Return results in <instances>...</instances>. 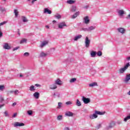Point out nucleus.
Segmentation results:
<instances>
[{
    "mask_svg": "<svg viewBox=\"0 0 130 130\" xmlns=\"http://www.w3.org/2000/svg\"><path fill=\"white\" fill-rule=\"evenodd\" d=\"M129 67V63H127L124 68H121L119 70V73L120 74H123L125 71H126L127 68Z\"/></svg>",
    "mask_w": 130,
    "mask_h": 130,
    "instance_id": "1",
    "label": "nucleus"
},
{
    "mask_svg": "<svg viewBox=\"0 0 130 130\" xmlns=\"http://www.w3.org/2000/svg\"><path fill=\"white\" fill-rule=\"evenodd\" d=\"M115 122L112 121L111 122L108 126L106 128V130H109L110 129V128H112L113 127H114L115 126Z\"/></svg>",
    "mask_w": 130,
    "mask_h": 130,
    "instance_id": "2",
    "label": "nucleus"
},
{
    "mask_svg": "<svg viewBox=\"0 0 130 130\" xmlns=\"http://www.w3.org/2000/svg\"><path fill=\"white\" fill-rule=\"evenodd\" d=\"M82 100L83 101V103L84 104H88V103H90L91 102V99L89 98H87L85 96L82 97Z\"/></svg>",
    "mask_w": 130,
    "mask_h": 130,
    "instance_id": "3",
    "label": "nucleus"
},
{
    "mask_svg": "<svg viewBox=\"0 0 130 130\" xmlns=\"http://www.w3.org/2000/svg\"><path fill=\"white\" fill-rule=\"evenodd\" d=\"M58 27L59 29H63V27H68V26L67 25V24H66V22H62L58 24Z\"/></svg>",
    "mask_w": 130,
    "mask_h": 130,
    "instance_id": "4",
    "label": "nucleus"
},
{
    "mask_svg": "<svg viewBox=\"0 0 130 130\" xmlns=\"http://www.w3.org/2000/svg\"><path fill=\"white\" fill-rule=\"evenodd\" d=\"M90 41L89 39V38H88V37H86L85 38V47L88 48V47L90 46Z\"/></svg>",
    "mask_w": 130,
    "mask_h": 130,
    "instance_id": "5",
    "label": "nucleus"
},
{
    "mask_svg": "<svg viewBox=\"0 0 130 130\" xmlns=\"http://www.w3.org/2000/svg\"><path fill=\"white\" fill-rule=\"evenodd\" d=\"M75 114L71 111H67L65 113V116H68L69 117H73Z\"/></svg>",
    "mask_w": 130,
    "mask_h": 130,
    "instance_id": "6",
    "label": "nucleus"
},
{
    "mask_svg": "<svg viewBox=\"0 0 130 130\" xmlns=\"http://www.w3.org/2000/svg\"><path fill=\"white\" fill-rule=\"evenodd\" d=\"M25 124L24 123H21L19 122H15L14 124V127H18V126H24Z\"/></svg>",
    "mask_w": 130,
    "mask_h": 130,
    "instance_id": "7",
    "label": "nucleus"
},
{
    "mask_svg": "<svg viewBox=\"0 0 130 130\" xmlns=\"http://www.w3.org/2000/svg\"><path fill=\"white\" fill-rule=\"evenodd\" d=\"M129 80H130V74H126L125 79L124 80V83H125L126 84L128 83V81H129Z\"/></svg>",
    "mask_w": 130,
    "mask_h": 130,
    "instance_id": "8",
    "label": "nucleus"
},
{
    "mask_svg": "<svg viewBox=\"0 0 130 130\" xmlns=\"http://www.w3.org/2000/svg\"><path fill=\"white\" fill-rule=\"evenodd\" d=\"M48 44V41H43L40 45V47L42 48L44 47V46H46Z\"/></svg>",
    "mask_w": 130,
    "mask_h": 130,
    "instance_id": "9",
    "label": "nucleus"
},
{
    "mask_svg": "<svg viewBox=\"0 0 130 130\" xmlns=\"http://www.w3.org/2000/svg\"><path fill=\"white\" fill-rule=\"evenodd\" d=\"M49 88L51 90H55L57 88V86L55 83H53L50 85Z\"/></svg>",
    "mask_w": 130,
    "mask_h": 130,
    "instance_id": "10",
    "label": "nucleus"
},
{
    "mask_svg": "<svg viewBox=\"0 0 130 130\" xmlns=\"http://www.w3.org/2000/svg\"><path fill=\"white\" fill-rule=\"evenodd\" d=\"M55 84L56 85H58V86H61V85H62L61 80L59 79H58L55 81Z\"/></svg>",
    "mask_w": 130,
    "mask_h": 130,
    "instance_id": "11",
    "label": "nucleus"
},
{
    "mask_svg": "<svg viewBox=\"0 0 130 130\" xmlns=\"http://www.w3.org/2000/svg\"><path fill=\"white\" fill-rule=\"evenodd\" d=\"M117 31L119 33H121V34H124V33L125 32V29L122 27H120L117 28Z\"/></svg>",
    "mask_w": 130,
    "mask_h": 130,
    "instance_id": "12",
    "label": "nucleus"
},
{
    "mask_svg": "<svg viewBox=\"0 0 130 130\" xmlns=\"http://www.w3.org/2000/svg\"><path fill=\"white\" fill-rule=\"evenodd\" d=\"M51 10L48 9V8H45L44 10V14H48L50 15L51 14Z\"/></svg>",
    "mask_w": 130,
    "mask_h": 130,
    "instance_id": "13",
    "label": "nucleus"
},
{
    "mask_svg": "<svg viewBox=\"0 0 130 130\" xmlns=\"http://www.w3.org/2000/svg\"><path fill=\"white\" fill-rule=\"evenodd\" d=\"M84 21L85 24H87L88 23H90V19H89V17L85 16L84 18Z\"/></svg>",
    "mask_w": 130,
    "mask_h": 130,
    "instance_id": "14",
    "label": "nucleus"
},
{
    "mask_svg": "<svg viewBox=\"0 0 130 130\" xmlns=\"http://www.w3.org/2000/svg\"><path fill=\"white\" fill-rule=\"evenodd\" d=\"M76 11H77V6H72L71 7L70 11L72 12L73 13H75V12H76Z\"/></svg>",
    "mask_w": 130,
    "mask_h": 130,
    "instance_id": "15",
    "label": "nucleus"
},
{
    "mask_svg": "<svg viewBox=\"0 0 130 130\" xmlns=\"http://www.w3.org/2000/svg\"><path fill=\"white\" fill-rule=\"evenodd\" d=\"M90 119H94L95 118H97V117H98V115H96V113H94L92 115H91L89 116Z\"/></svg>",
    "mask_w": 130,
    "mask_h": 130,
    "instance_id": "16",
    "label": "nucleus"
},
{
    "mask_svg": "<svg viewBox=\"0 0 130 130\" xmlns=\"http://www.w3.org/2000/svg\"><path fill=\"white\" fill-rule=\"evenodd\" d=\"M81 38H82V35H79L75 37L74 40V41H78V40H79V39H81Z\"/></svg>",
    "mask_w": 130,
    "mask_h": 130,
    "instance_id": "17",
    "label": "nucleus"
},
{
    "mask_svg": "<svg viewBox=\"0 0 130 130\" xmlns=\"http://www.w3.org/2000/svg\"><path fill=\"white\" fill-rule=\"evenodd\" d=\"M4 49H11V47L9 45L8 43L5 44L4 46H3Z\"/></svg>",
    "mask_w": 130,
    "mask_h": 130,
    "instance_id": "18",
    "label": "nucleus"
},
{
    "mask_svg": "<svg viewBox=\"0 0 130 130\" xmlns=\"http://www.w3.org/2000/svg\"><path fill=\"white\" fill-rule=\"evenodd\" d=\"M96 54H97V52L96 51H92L90 52V55L91 57H95L96 56Z\"/></svg>",
    "mask_w": 130,
    "mask_h": 130,
    "instance_id": "19",
    "label": "nucleus"
},
{
    "mask_svg": "<svg viewBox=\"0 0 130 130\" xmlns=\"http://www.w3.org/2000/svg\"><path fill=\"white\" fill-rule=\"evenodd\" d=\"M79 15H80V12L78 11L76 13H75L74 15H72V19H76V17L77 16H79Z\"/></svg>",
    "mask_w": 130,
    "mask_h": 130,
    "instance_id": "20",
    "label": "nucleus"
},
{
    "mask_svg": "<svg viewBox=\"0 0 130 130\" xmlns=\"http://www.w3.org/2000/svg\"><path fill=\"white\" fill-rule=\"evenodd\" d=\"M40 94L39 93V92H36L34 93V96L35 98H36L37 99H38V98H39V96H40Z\"/></svg>",
    "mask_w": 130,
    "mask_h": 130,
    "instance_id": "21",
    "label": "nucleus"
},
{
    "mask_svg": "<svg viewBox=\"0 0 130 130\" xmlns=\"http://www.w3.org/2000/svg\"><path fill=\"white\" fill-rule=\"evenodd\" d=\"M36 89H35V86H34V85H31L29 87V90L31 91V92H35V90Z\"/></svg>",
    "mask_w": 130,
    "mask_h": 130,
    "instance_id": "22",
    "label": "nucleus"
},
{
    "mask_svg": "<svg viewBox=\"0 0 130 130\" xmlns=\"http://www.w3.org/2000/svg\"><path fill=\"white\" fill-rule=\"evenodd\" d=\"M98 86V84H97V82H93L92 83H90L89 84V87H95V86Z\"/></svg>",
    "mask_w": 130,
    "mask_h": 130,
    "instance_id": "23",
    "label": "nucleus"
},
{
    "mask_svg": "<svg viewBox=\"0 0 130 130\" xmlns=\"http://www.w3.org/2000/svg\"><path fill=\"white\" fill-rule=\"evenodd\" d=\"M75 3H76V1H74V0L67 1V4H69V5H73V4H75Z\"/></svg>",
    "mask_w": 130,
    "mask_h": 130,
    "instance_id": "24",
    "label": "nucleus"
},
{
    "mask_svg": "<svg viewBox=\"0 0 130 130\" xmlns=\"http://www.w3.org/2000/svg\"><path fill=\"white\" fill-rule=\"evenodd\" d=\"M118 14L119 15V16H122L123 14H124V11L122 10H120L118 11Z\"/></svg>",
    "mask_w": 130,
    "mask_h": 130,
    "instance_id": "25",
    "label": "nucleus"
},
{
    "mask_svg": "<svg viewBox=\"0 0 130 130\" xmlns=\"http://www.w3.org/2000/svg\"><path fill=\"white\" fill-rule=\"evenodd\" d=\"M128 119H130V114H129V115H128L127 116H126L124 118L123 121H124L125 122H126V121H127Z\"/></svg>",
    "mask_w": 130,
    "mask_h": 130,
    "instance_id": "26",
    "label": "nucleus"
},
{
    "mask_svg": "<svg viewBox=\"0 0 130 130\" xmlns=\"http://www.w3.org/2000/svg\"><path fill=\"white\" fill-rule=\"evenodd\" d=\"M14 13L15 14V16L16 17H18V16L19 15V12L18 11V10L14 9Z\"/></svg>",
    "mask_w": 130,
    "mask_h": 130,
    "instance_id": "27",
    "label": "nucleus"
},
{
    "mask_svg": "<svg viewBox=\"0 0 130 130\" xmlns=\"http://www.w3.org/2000/svg\"><path fill=\"white\" fill-rule=\"evenodd\" d=\"M46 55H47V54H46L43 52H42L40 53V56H41V57H45V56H46Z\"/></svg>",
    "mask_w": 130,
    "mask_h": 130,
    "instance_id": "28",
    "label": "nucleus"
},
{
    "mask_svg": "<svg viewBox=\"0 0 130 130\" xmlns=\"http://www.w3.org/2000/svg\"><path fill=\"white\" fill-rule=\"evenodd\" d=\"M54 98H56V97H57V98H59V97H60V94H59V93H54Z\"/></svg>",
    "mask_w": 130,
    "mask_h": 130,
    "instance_id": "29",
    "label": "nucleus"
},
{
    "mask_svg": "<svg viewBox=\"0 0 130 130\" xmlns=\"http://www.w3.org/2000/svg\"><path fill=\"white\" fill-rule=\"evenodd\" d=\"M95 113H96V115L98 114L99 115H103V114H104V113L101 112L99 111H95Z\"/></svg>",
    "mask_w": 130,
    "mask_h": 130,
    "instance_id": "30",
    "label": "nucleus"
},
{
    "mask_svg": "<svg viewBox=\"0 0 130 130\" xmlns=\"http://www.w3.org/2000/svg\"><path fill=\"white\" fill-rule=\"evenodd\" d=\"M27 42V39H22V40L20 41V44H23Z\"/></svg>",
    "mask_w": 130,
    "mask_h": 130,
    "instance_id": "31",
    "label": "nucleus"
},
{
    "mask_svg": "<svg viewBox=\"0 0 130 130\" xmlns=\"http://www.w3.org/2000/svg\"><path fill=\"white\" fill-rule=\"evenodd\" d=\"M76 105H77V106H81L82 105L81 102H80V101L79 100H77Z\"/></svg>",
    "mask_w": 130,
    "mask_h": 130,
    "instance_id": "32",
    "label": "nucleus"
},
{
    "mask_svg": "<svg viewBox=\"0 0 130 130\" xmlns=\"http://www.w3.org/2000/svg\"><path fill=\"white\" fill-rule=\"evenodd\" d=\"M54 17L56 18V19H58V20H59V19L61 18V16L59 14H56L54 15Z\"/></svg>",
    "mask_w": 130,
    "mask_h": 130,
    "instance_id": "33",
    "label": "nucleus"
},
{
    "mask_svg": "<svg viewBox=\"0 0 130 130\" xmlns=\"http://www.w3.org/2000/svg\"><path fill=\"white\" fill-rule=\"evenodd\" d=\"M22 21L24 23H25V22H28V19H27V18H26V17L25 16H22Z\"/></svg>",
    "mask_w": 130,
    "mask_h": 130,
    "instance_id": "34",
    "label": "nucleus"
},
{
    "mask_svg": "<svg viewBox=\"0 0 130 130\" xmlns=\"http://www.w3.org/2000/svg\"><path fill=\"white\" fill-rule=\"evenodd\" d=\"M76 81H77V78H72L70 80V83H75V82H76Z\"/></svg>",
    "mask_w": 130,
    "mask_h": 130,
    "instance_id": "35",
    "label": "nucleus"
},
{
    "mask_svg": "<svg viewBox=\"0 0 130 130\" xmlns=\"http://www.w3.org/2000/svg\"><path fill=\"white\" fill-rule=\"evenodd\" d=\"M95 28H96L95 26H90L88 27V31H92V30H94V29H95Z\"/></svg>",
    "mask_w": 130,
    "mask_h": 130,
    "instance_id": "36",
    "label": "nucleus"
},
{
    "mask_svg": "<svg viewBox=\"0 0 130 130\" xmlns=\"http://www.w3.org/2000/svg\"><path fill=\"white\" fill-rule=\"evenodd\" d=\"M14 92L15 95H18L20 92L18 90H15L14 91H11V93H13Z\"/></svg>",
    "mask_w": 130,
    "mask_h": 130,
    "instance_id": "37",
    "label": "nucleus"
},
{
    "mask_svg": "<svg viewBox=\"0 0 130 130\" xmlns=\"http://www.w3.org/2000/svg\"><path fill=\"white\" fill-rule=\"evenodd\" d=\"M61 105H62V103L61 102L58 103V107L57 108L60 109V108H61Z\"/></svg>",
    "mask_w": 130,
    "mask_h": 130,
    "instance_id": "38",
    "label": "nucleus"
},
{
    "mask_svg": "<svg viewBox=\"0 0 130 130\" xmlns=\"http://www.w3.org/2000/svg\"><path fill=\"white\" fill-rule=\"evenodd\" d=\"M27 114L28 115H32L33 114V111L32 110L27 111Z\"/></svg>",
    "mask_w": 130,
    "mask_h": 130,
    "instance_id": "39",
    "label": "nucleus"
},
{
    "mask_svg": "<svg viewBox=\"0 0 130 130\" xmlns=\"http://www.w3.org/2000/svg\"><path fill=\"white\" fill-rule=\"evenodd\" d=\"M57 120H61L62 119V115H59L57 117Z\"/></svg>",
    "mask_w": 130,
    "mask_h": 130,
    "instance_id": "40",
    "label": "nucleus"
},
{
    "mask_svg": "<svg viewBox=\"0 0 130 130\" xmlns=\"http://www.w3.org/2000/svg\"><path fill=\"white\" fill-rule=\"evenodd\" d=\"M5 85H0V91H4L5 90Z\"/></svg>",
    "mask_w": 130,
    "mask_h": 130,
    "instance_id": "41",
    "label": "nucleus"
},
{
    "mask_svg": "<svg viewBox=\"0 0 130 130\" xmlns=\"http://www.w3.org/2000/svg\"><path fill=\"white\" fill-rule=\"evenodd\" d=\"M96 54L98 56H101V55H102V52H101V51H98L96 52Z\"/></svg>",
    "mask_w": 130,
    "mask_h": 130,
    "instance_id": "42",
    "label": "nucleus"
},
{
    "mask_svg": "<svg viewBox=\"0 0 130 130\" xmlns=\"http://www.w3.org/2000/svg\"><path fill=\"white\" fill-rule=\"evenodd\" d=\"M0 11L3 13V12L6 11V9L3 7H0Z\"/></svg>",
    "mask_w": 130,
    "mask_h": 130,
    "instance_id": "43",
    "label": "nucleus"
},
{
    "mask_svg": "<svg viewBox=\"0 0 130 130\" xmlns=\"http://www.w3.org/2000/svg\"><path fill=\"white\" fill-rule=\"evenodd\" d=\"M5 24H7V21H3V22L0 23V27L1 26H4Z\"/></svg>",
    "mask_w": 130,
    "mask_h": 130,
    "instance_id": "44",
    "label": "nucleus"
},
{
    "mask_svg": "<svg viewBox=\"0 0 130 130\" xmlns=\"http://www.w3.org/2000/svg\"><path fill=\"white\" fill-rule=\"evenodd\" d=\"M66 104H67V105H71V104H73V103L71 101H68L66 103Z\"/></svg>",
    "mask_w": 130,
    "mask_h": 130,
    "instance_id": "45",
    "label": "nucleus"
},
{
    "mask_svg": "<svg viewBox=\"0 0 130 130\" xmlns=\"http://www.w3.org/2000/svg\"><path fill=\"white\" fill-rule=\"evenodd\" d=\"M95 127L96 129H99L101 127V124H98Z\"/></svg>",
    "mask_w": 130,
    "mask_h": 130,
    "instance_id": "46",
    "label": "nucleus"
},
{
    "mask_svg": "<svg viewBox=\"0 0 130 130\" xmlns=\"http://www.w3.org/2000/svg\"><path fill=\"white\" fill-rule=\"evenodd\" d=\"M23 55L24 56H29V54L28 52H25V53H24Z\"/></svg>",
    "mask_w": 130,
    "mask_h": 130,
    "instance_id": "47",
    "label": "nucleus"
},
{
    "mask_svg": "<svg viewBox=\"0 0 130 130\" xmlns=\"http://www.w3.org/2000/svg\"><path fill=\"white\" fill-rule=\"evenodd\" d=\"M19 48H20V47H16L15 48H14L13 49V51H15V50H18V49H19Z\"/></svg>",
    "mask_w": 130,
    "mask_h": 130,
    "instance_id": "48",
    "label": "nucleus"
},
{
    "mask_svg": "<svg viewBox=\"0 0 130 130\" xmlns=\"http://www.w3.org/2000/svg\"><path fill=\"white\" fill-rule=\"evenodd\" d=\"M4 101V98L0 97V103H2V102Z\"/></svg>",
    "mask_w": 130,
    "mask_h": 130,
    "instance_id": "49",
    "label": "nucleus"
},
{
    "mask_svg": "<svg viewBox=\"0 0 130 130\" xmlns=\"http://www.w3.org/2000/svg\"><path fill=\"white\" fill-rule=\"evenodd\" d=\"M82 30L83 31H89V28H83Z\"/></svg>",
    "mask_w": 130,
    "mask_h": 130,
    "instance_id": "50",
    "label": "nucleus"
},
{
    "mask_svg": "<svg viewBox=\"0 0 130 130\" xmlns=\"http://www.w3.org/2000/svg\"><path fill=\"white\" fill-rule=\"evenodd\" d=\"M4 114H5V116H9V114H8V111H6L5 112H4Z\"/></svg>",
    "mask_w": 130,
    "mask_h": 130,
    "instance_id": "51",
    "label": "nucleus"
},
{
    "mask_svg": "<svg viewBox=\"0 0 130 130\" xmlns=\"http://www.w3.org/2000/svg\"><path fill=\"white\" fill-rule=\"evenodd\" d=\"M121 121L119 120L116 122L117 124H121Z\"/></svg>",
    "mask_w": 130,
    "mask_h": 130,
    "instance_id": "52",
    "label": "nucleus"
},
{
    "mask_svg": "<svg viewBox=\"0 0 130 130\" xmlns=\"http://www.w3.org/2000/svg\"><path fill=\"white\" fill-rule=\"evenodd\" d=\"M35 2H37V0H32L31 1L32 5H34V3H35Z\"/></svg>",
    "mask_w": 130,
    "mask_h": 130,
    "instance_id": "53",
    "label": "nucleus"
},
{
    "mask_svg": "<svg viewBox=\"0 0 130 130\" xmlns=\"http://www.w3.org/2000/svg\"><path fill=\"white\" fill-rule=\"evenodd\" d=\"M35 86L36 87H41V85L40 84H36Z\"/></svg>",
    "mask_w": 130,
    "mask_h": 130,
    "instance_id": "54",
    "label": "nucleus"
},
{
    "mask_svg": "<svg viewBox=\"0 0 130 130\" xmlns=\"http://www.w3.org/2000/svg\"><path fill=\"white\" fill-rule=\"evenodd\" d=\"M16 116H17V113H14L12 116V117H16Z\"/></svg>",
    "mask_w": 130,
    "mask_h": 130,
    "instance_id": "55",
    "label": "nucleus"
},
{
    "mask_svg": "<svg viewBox=\"0 0 130 130\" xmlns=\"http://www.w3.org/2000/svg\"><path fill=\"white\" fill-rule=\"evenodd\" d=\"M15 105H17V103H14L12 105V106H15Z\"/></svg>",
    "mask_w": 130,
    "mask_h": 130,
    "instance_id": "56",
    "label": "nucleus"
},
{
    "mask_svg": "<svg viewBox=\"0 0 130 130\" xmlns=\"http://www.w3.org/2000/svg\"><path fill=\"white\" fill-rule=\"evenodd\" d=\"M64 130H70V128L66 127L64 128Z\"/></svg>",
    "mask_w": 130,
    "mask_h": 130,
    "instance_id": "57",
    "label": "nucleus"
},
{
    "mask_svg": "<svg viewBox=\"0 0 130 130\" xmlns=\"http://www.w3.org/2000/svg\"><path fill=\"white\" fill-rule=\"evenodd\" d=\"M2 36H3V32L0 31V38L2 37Z\"/></svg>",
    "mask_w": 130,
    "mask_h": 130,
    "instance_id": "58",
    "label": "nucleus"
},
{
    "mask_svg": "<svg viewBox=\"0 0 130 130\" xmlns=\"http://www.w3.org/2000/svg\"><path fill=\"white\" fill-rule=\"evenodd\" d=\"M4 106H5L4 104L0 105V108H2V107H4Z\"/></svg>",
    "mask_w": 130,
    "mask_h": 130,
    "instance_id": "59",
    "label": "nucleus"
},
{
    "mask_svg": "<svg viewBox=\"0 0 130 130\" xmlns=\"http://www.w3.org/2000/svg\"><path fill=\"white\" fill-rule=\"evenodd\" d=\"M126 18H127V19H130V13H129V14L127 16Z\"/></svg>",
    "mask_w": 130,
    "mask_h": 130,
    "instance_id": "60",
    "label": "nucleus"
},
{
    "mask_svg": "<svg viewBox=\"0 0 130 130\" xmlns=\"http://www.w3.org/2000/svg\"><path fill=\"white\" fill-rule=\"evenodd\" d=\"M89 8V6H86L84 7V9H88Z\"/></svg>",
    "mask_w": 130,
    "mask_h": 130,
    "instance_id": "61",
    "label": "nucleus"
},
{
    "mask_svg": "<svg viewBox=\"0 0 130 130\" xmlns=\"http://www.w3.org/2000/svg\"><path fill=\"white\" fill-rule=\"evenodd\" d=\"M46 28H47V29H49V26L46 25Z\"/></svg>",
    "mask_w": 130,
    "mask_h": 130,
    "instance_id": "62",
    "label": "nucleus"
},
{
    "mask_svg": "<svg viewBox=\"0 0 130 130\" xmlns=\"http://www.w3.org/2000/svg\"><path fill=\"white\" fill-rule=\"evenodd\" d=\"M128 95H130V90L127 92Z\"/></svg>",
    "mask_w": 130,
    "mask_h": 130,
    "instance_id": "63",
    "label": "nucleus"
},
{
    "mask_svg": "<svg viewBox=\"0 0 130 130\" xmlns=\"http://www.w3.org/2000/svg\"><path fill=\"white\" fill-rule=\"evenodd\" d=\"M19 77H23V75H22V74H20V75H19Z\"/></svg>",
    "mask_w": 130,
    "mask_h": 130,
    "instance_id": "64",
    "label": "nucleus"
}]
</instances>
